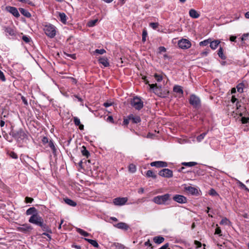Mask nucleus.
<instances>
[{"label":"nucleus","instance_id":"39","mask_svg":"<svg viewBox=\"0 0 249 249\" xmlns=\"http://www.w3.org/2000/svg\"><path fill=\"white\" fill-rule=\"evenodd\" d=\"M210 39H206V40H203L202 41H201L199 43L200 46H206L208 45L209 44H210Z\"/></svg>","mask_w":249,"mask_h":249},{"label":"nucleus","instance_id":"10","mask_svg":"<svg viewBox=\"0 0 249 249\" xmlns=\"http://www.w3.org/2000/svg\"><path fill=\"white\" fill-rule=\"evenodd\" d=\"M173 199L176 202L180 204H184L187 202V199L186 197L180 195H176L173 197Z\"/></svg>","mask_w":249,"mask_h":249},{"label":"nucleus","instance_id":"4","mask_svg":"<svg viewBox=\"0 0 249 249\" xmlns=\"http://www.w3.org/2000/svg\"><path fill=\"white\" fill-rule=\"evenodd\" d=\"M43 219L39 215L38 213H34L29 219V222L31 223L37 225L38 226H43Z\"/></svg>","mask_w":249,"mask_h":249},{"label":"nucleus","instance_id":"57","mask_svg":"<svg viewBox=\"0 0 249 249\" xmlns=\"http://www.w3.org/2000/svg\"><path fill=\"white\" fill-rule=\"evenodd\" d=\"M194 244L196 246V248H200L202 246V244L200 242L195 240L194 241Z\"/></svg>","mask_w":249,"mask_h":249},{"label":"nucleus","instance_id":"18","mask_svg":"<svg viewBox=\"0 0 249 249\" xmlns=\"http://www.w3.org/2000/svg\"><path fill=\"white\" fill-rule=\"evenodd\" d=\"M220 43V41L219 40L211 41V39H210V47L212 49L215 50L217 48Z\"/></svg>","mask_w":249,"mask_h":249},{"label":"nucleus","instance_id":"20","mask_svg":"<svg viewBox=\"0 0 249 249\" xmlns=\"http://www.w3.org/2000/svg\"><path fill=\"white\" fill-rule=\"evenodd\" d=\"M129 119L133 123H138L141 121V118L138 116H134L133 115H130L128 116Z\"/></svg>","mask_w":249,"mask_h":249},{"label":"nucleus","instance_id":"45","mask_svg":"<svg viewBox=\"0 0 249 249\" xmlns=\"http://www.w3.org/2000/svg\"><path fill=\"white\" fill-rule=\"evenodd\" d=\"M231 101L232 103H234L236 102V109H239V107L238 105V104H239V102L238 101L237 99L235 97V96L233 95L232 96Z\"/></svg>","mask_w":249,"mask_h":249},{"label":"nucleus","instance_id":"56","mask_svg":"<svg viewBox=\"0 0 249 249\" xmlns=\"http://www.w3.org/2000/svg\"><path fill=\"white\" fill-rule=\"evenodd\" d=\"M221 232V229L219 227H217L216 229H215V234H218L219 236H221V234H220Z\"/></svg>","mask_w":249,"mask_h":249},{"label":"nucleus","instance_id":"41","mask_svg":"<svg viewBox=\"0 0 249 249\" xmlns=\"http://www.w3.org/2000/svg\"><path fill=\"white\" fill-rule=\"evenodd\" d=\"M9 113L8 112V110H3L2 112L1 113L0 118L1 119H4V118H6L8 117Z\"/></svg>","mask_w":249,"mask_h":249},{"label":"nucleus","instance_id":"28","mask_svg":"<svg viewBox=\"0 0 249 249\" xmlns=\"http://www.w3.org/2000/svg\"><path fill=\"white\" fill-rule=\"evenodd\" d=\"M85 240L92 245L94 247L98 248L99 247V245L97 242L95 240H92L88 238H85Z\"/></svg>","mask_w":249,"mask_h":249},{"label":"nucleus","instance_id":"24","mask_svg":"<svg viewBox=\"0 0 249 249\" xmlns=\"http://www.w3.org/2000/svg\"><path fill=\"white\" fill-rule=\"evenodd\" d=\"M186 190L192 195L196 194L198 193L197 189L192 186H188L186 187Z\"/></svg>","mask_w":249,"mask_h":249},{"label":"nucleus","instance_id":"37","mask_svg":"<svg viewBox=\"0 0 249 249\" xmlns=\"http://www.w3.org/2000/svg\"><path fill=\"white\" fill-rule=\"evenodd\" d=\"M128 170L131 173H135L136 171V166L133 164H130L128 166Z\"/></svg>","mask_w":249,"mask_h":249},{"label":"nucleus","instance_id":"21","mask_svg":"<svg viewBox=\"0 0 249 249\" xmlns=\"http://www.w3.org/2000/svg\"><path fill=\"white\" fill-rule=\"evenodd\" d=\"M103 105L105 107H108L111 106H112L114 108L117 107L116 106V104H115L113 101L111 100H109L104 103Z\"/></svg>","mask_w":249,"mask_h":249},{"label":"nucleus","instance_id":"25","mask_svg":"<svg viewBox=\"0 0 249 249\" xmlns=\"http://www.w3.org/2000/svg\"><path fill=\"white\" fill-rule=\"evenodd\" d=\"M19 10L21 14L27 18H30L31 14L26 10L22 8H19Z\"/></svg>","mask_w":249,"mask_h":249},{"label":"nucleus","instance_id":"61","mask_svg":"<svg viewBox=\"0 0 249 249\" xmlns=\"http://www.w3.org/2000/svg\"><path fill=\"white\" fill-rule=\"evenodd\" d=\"M166 48L164 47L161 46L159 48L160 53L165 52H166Z\"/></svg>","mask_w":249,"mask_h":249},{"label":"nucleus","instance_id":"64","mask_svg":"<svg viewBox=\"0 0 249 249\" xmlns=\"http://www.w3.org/2000/svg\"><path fill=\"white\" fill-rule=\"evenodd\" d=\"M169 246V243H166L164 244L163 246L161 247L159 249H167V248Z\"/></svg>","mask_w":249,"mask_h":249},{"label":"nucleus","instance_id":"32","mask_svg":"<svg viewBox=\"0 0 249 249\" xmlns=\"http://www.w3.org/2000/svg\"><path fill=\"white\" fill-rule=\"evenodd\" d=\"M76 231L84 236H88L89 235L88 232L80 228H77Z\"/></svg>","mask_w":249,"mask_h":249},{"label":"nucleus","instance_id":"12","mask_svg":"<svg viewBox=\"0 0 249 249\" xmlns=\"http://www.w3.org/2000/svg\"><path fill=\"white\" fill-rule=\"evenodd\" d=\"M149 86L151 89L157 94L159 96H161V87L158 86L157 84H149Z\"/></svg>","mask_w":249,"mask_h":249},{"label":"nucleus","instance_id":"17","mask_svg":"<svg viewBox=\"0 0 249 249\" xmlns=\"http://www.w3.org/2000/svg\"><path fill=\"white\" fill-rule=\"evenodd\" d=\"M114 226L118 229L124 230H127L129 228L128 225L124 222L118 223L115 225Z\"/></svg>","mask_w":249,"mask_h":249},{"label":"nucleus","instance_id":"19","mask_svg":"<svg viewBox=\"0 0 249 249\" xmlns=\"http://www.w3.org/2000/svg\"><path fill=\"white\" fill-rule=\"evenodd\" d=\"M189 14V16L194 18H197L200 16V14L194 9H190Z\"/></svg>","mask_w":249,"mask_h":249},{"label":"nucleus","instance_id":"51","mask_svg":"<svg viewBox=\"0 0 249 249\" xmlns=\"http://www.w3.org/2000/svg\"><path fill=\"white\" fill-rule=\"evenodd\" d=\"M241 121L242 124H246L249 121V117H242L241 119Z\"/></svg>","mask_w":249,"mask_h":249},{"label":"nucleus","instance_id":"2","mask_svg":"<svg viewBox=\"0 0 249 249\" xmlns=\"http://www.w3.org/2000/svg\"><path fill=\"white\" fill-rule=\"evenodd\" d=\"M12 134L13 136L18 142L26 140L28 139L27 133L21 129L13 131Z\"/></svg>","mask_w":249,"mask_h":249},{"label":"nucleus","instance_id":"7","mask_svg":"<svg viewBox=\"0 0 249 249\" xmlns=\"http://www.w3.org/2000/svg\"><path fill=\"white\" fill-rule=\"evenodd\" d=\"M178 45L182 49H187L191 47V42L186 39H182L178 41Z\"/></svg>","mask_w":249,"mask_h":249},{"label":"nucleus","instance_id":"62","mask_svg":"<svg viewBox=\"0 0 249 249\" xmlns=\"http://www.w3.org/2000/svg\"><path fill=\"white\" fill-rule=\"evenodd\" d=\"M130 121V120L129 119L128 117L127 119H124L123 122V124L124 125H127L129 124V122Z\"/></svg>","mask_w":249,"mask_h":249},{"label":"nucleus","instance_id":"63","mask_svg":"<svg viewBox=\"0 0 249 249\" xmlns=\"http://www.w3.org/2000/svg\"><path fill=\"white\" fill-rule=\"evenodd\" d=\"M209 53V50H207V51H204V52H202L201 53V54L202 55V56H207L208 55V54Z\"/></svg>","mask_w":249,"mask_h":249},{"label":"nucleus","instance_id":"13","mask_svg":"<svg viewBox=\"0 0 249 249\" xmlns=\"http://www.w3.org/2000/svg\"><path fill=\"white\" fill-rule=\"evenodd\" d=\"M6 8L7 11L12 14L15 17L18 18L20 16L17 8L12 6H7Z\"/></svg>","mask_w":249,"mask_h":249},{"label":"nucleus","instance_id":"30","mask_svg":"<svg viewBox=\"0 0 249 249\" xmlns=\"http://www.w3.org/2000/svg\"><path fill=\"white\" fill-rule=\"evenodd\" d=\"M231 224L230 221L226 217L223 218L220 222L221 225H229Z\"/></svg>","mask_w":249,"mask_h":249},{"label":"nucleus","instance_id":"38","mask_svg":"<svg viewBox=\"0 0 249 249\" xmlns=\"http://www.w3.org/2000/svg\"><path fill=\"white\" fill-rule=\"evenodd\" d=\"M197 163L196 162H182V164L185 166H188V167H192V166H195L196 165Z\"/></svg>","mask_w":249,"mask_h":249},{"label":"nucleus","instance_id":"50","mask_svg":"<svg viewBox=\"0 0 249 249\" xmlns=\"http://www.w3.org/2000/svg\"><path fill=\"white\" fill-rule=\"evenodd\" d=\"M73 122L75 125L78 126L80 124V120L77 117H73Z\"/></svg>","mask_w":249,"mask_h":249},{"label":"nucleus","instance_id":"5","mask_svg":"<svg viewBox=\"0 0 249 249\" xmlns=\"http://www.w3.org/2000/svg\"><path fill=\"white\" fill-rule=\"evenodd\" d=\"M189 103L195 108H199L201 107V100L199 97L195 94H191L189 99Z\"/></svg>","mask_w":249,"mask_h":249},{"label":"nucleus","instance_id":"23","mask_svg":"<svg viewBox=\"0 0 249 249\" xmlns=\"http://www.w3.org/2000/svg\"><path fill=\"white\" fill-rule=\"evenodd\" d=\"M164 240V237L161 236H155L153 238V241L154 242L158 244H160L161 243H162Z\"/></svg>","mask_w":249,"mask_h":249},{"label":"nucleus","instance_id":"47","mask_svg":"<svg viewBox=\"0 0 249 249\" xmlns=\"http://www.w3.org/2000/svg\"><path fill=\"white\" fill-rule=\"evenodd\" d=\"M149 25L153 29H156L159 26V23L158 22H151Z\"/></svg>","mask_w":249,"mask_h":249},{"label":"nucleus","instance_id":"53","mask_svg":"<svg viewBox=\"0 0 249 249\" xmlns=\"http://www.w3.org/2000/svg\"><path fill=\"white\" fill-rule=\"evenodd\" d=\"M9 155L11 158L14 159H17L18 158L17 154L14 152H11Z\"/></svg>","mask_w":249,"mask_h":249},{"label":"nucleus","instance_id":"36","mask_svg":"<svg viewBox=\"0 0 249 249\" xmlns=\"http://www.w3.org/2000/svg\"><path fill=\"white\" fill-rule=\"evenodd\" d=\"M237 183L240 187V188L242 189H244L249 192V189L246 186L245 184H244L242 182L239 180H237Z\"/></svg>","mask_w":249,"mask_h":249},{"label":"nucleus","instance_id":"52","mask_svg":"<svg viewBox=\"0 0 249 249\" xmlns=\"http://www.w3.org/2000/svg\"><path fill=\"white\" fill-rule=\"evenodd\" d=\"M0 80L4 82L6 80L5 77L3 72L0 70Z\"/></svg>","mask_w":249,"mask_h":249},{"label":"nucleus","instance_id":"11","mask_svg":"<svg viewBox=\"0 0 249 249\" xmlns=\"http://www.w3.org/2000/svg\"><path fill=\"white\" fill-rule=\"evenodd\" d=\"M127 197H117L113 199V202L115 205L121 206L124 205L127 201Z\"/></svg>","mask_w":249,"mask_h":249},{"label":"nucleus","instance_id":"43","mask_svg":"<svg viewBox=\"0 0 249 249\" xmlns=\"http://www.w3.org/2000/svg\"><path fill=\"white\" fill-rule=\"evenodd\" d=\"M207 134V132H204L200 134V135L198 136L196 138V140L198 142L201 141L205 137L206 135Z\"/></svg>","mask_w":249,"mask_h":249},{"label":"nucleus","instance_id":"29","mask_svg":"<svg viewBox=\"0 0 249 249\" xmlns=\"http://www.w3.org/2000/svg\"><path fill=\"white\" fill-rule=\"evenodd\" d=\"M59 17L60 21L62 23H65L66 22L67 16L64 13H59Z\"/></svg>","mask_w":249,"mask_h":249},{"label":"nucleus","instance_id":"16","mask_svg":"<svg viewBox=\"0 0 249 249\" xmlns=\"http://www.w3.org/2000/svg\"><path fill=\"white\" fill-rule=\"evenodd\" d=\"M99 63L102 64L104 67H107L109 66V63L107 57H100L98 59Z\"/></svg>","mask_w":249,"mask_h":249},{"label":"nucleus","instance_id":"35","mask_svg":"<svg viewBox=\"0 0 249 249\" xmlns=\"http://www.w3.org/2000/svg\"><path fill=\"white\" fill-rule=\"evenodd\" d=\"M82 155L86 157H88L89 155V152L87 150L86 147L85 146H82V149L81 150Z\"/></svg>","mask_w":249,"mask_h":249},{"label":"nucleus","instance_id":"40","mask_svg":"<svg viewBox=\"0 0 249 249\" xmlns=\"http://www.w3.org/2000/svg\"><path fill=\"white\" fill-rule=\"evenodd\" d=\"M49 147L52 149L53 150V153H55L56 152V148L55 147V146L53 144V142L52 141H50L48 142Z\"/></svg>","mask_w":249,"mask_h":249},{"label":"nucleus","instance_id":"8","mask_svg":"<svg viewBox=\"0 0 249 249\" xmlns=\"http://www.w3.org/2000/svg\"><path fill=\"white\" fill-rule=\"evenodd\" d=\"M159 174L162 177L168 178H171L173 176L172 171L167 168H164L160 170L159 172Z\"/></svg>","mask_w":249,"mask_h":249},{"label":"nucleus","instance_id":"14","mask_svg":"<svg viewBox=\"0 0 249 249\" xmlns=\"http://www.w3.org/2000/svg\"><path fill=\"white\" fill-rule=\"evenodd\" d=\"M150 165L156 167H165L167 166V163L162 161H156L152 162L150 163Z\"/></svg>","mask_w":249,"mask_h":249},{"label":"nucleus","instance_id":"27","mask_svg":"<svg viewBox=\"0 0 249 249\" xmlns=\"http://www.w3.org/2000/svg\"><path fill=\"white\" fill-rule=\"evenodd\" d=\"M26 213L27 215H31L32 214V215L33 214H34V213H38L37 212L36 209L35 207H31V208H30L29 209H28L26 211Z\"/></svg>","mask_w":249,"mask_h":249},{"label":"nucleus","instance_id":"58","mask_svg":"<svg viewBox=\"0 0 249 249\" xmlns=\"http://www.w3.org/2000/svg\"><path fill=\"white\" fill-rule=\"evenodd\" d=\"M64 53L66 55L71 57L73 59H75L76 58L75 54H68L66 53Z\"/></svg>","mask_w":249,"mask_h":249},{"label":"nucleus","instance_id":"22","mask_svg":"<svg viewBox=\"0 0 249 249\" xmlns=\"http://www.w3.org/2000/svg\"><path fill=\"white\" fill-rule=\"evenodd\" d=\"M4 31L9 36H13L15 35L14 30L10 27H4Z\"/></svg>","mask_w":249,"mask_h":249},{"label":"nucleus","instance_id":"48","mask_svg":"<svg viewBox=\"0 0 249 249\" xmlns=\"http://www.w3.org/2000/svg\"><path fill=\"white\" fill-rule=\"evenodd\" d=\"M97 21H98V19H96L93 20H91V21L89 22L88 25L89 27L94 26Z\"/></svg>","mask_w":249,"mask_h":249},{"label":"nucleus","instance_id":"60","mask_svg":"<svg viewBox=\"0 0 249 249\" xmlns=\"http://www.w3.org/2000/svg\"><path fill=\"white\" fill-rule=\"evenodd\" d=\"M43 231H47L48 229V227L46 224L44 223V221L43 222V226H40Z\"/></svg>","mask_w":249,"mask_h":249},{"label":"nucleus","instance_id":"1","mask_svg":"<svg viewBox=\"0 0 249 249\" xmlns=\"http://www.w3.org/2000/svg\"><path fill=\"white\" fill-rule=\"evenodd\" d=\"M171 199V195L166 194L163 195L155 196L152 201L158 205H166L167 202Z\"/></svg>","mask_w":249,"mask_h":249},{"label":"nucleus","instance_id":"46","mask_svg":"<svg viewBox=\"0 0 249 249\" xmlns=\"http://www.w3.org/2000/svg\"><path fill=\"white\" fill-rule=\"evenodd\" d=\"M209 194L212 196H218L219 195L213 189H211L209 191Z\"/></svg>","mask_w":249,"mask_h":249},{"label":"nucleus","instance_id":"34","mask_svg":"<svg viewBox=\"0 0 249 249\" xmlns=\"http://www.w3.org/2000/svg\"><path fill=\"white\" fill-rule=\"evenodd\" d=\"M244 85L243 83H241L238 84L236 86L237 90L239 93H242L243 92V88Z\"/></svg>","mask_w":249,"mask_h":249},{"label":"nucleus","instance_id":"49","mask_svg":"<svg viewBox=\"0 0 249 249\" xmlns=\"http://www.w3.org/2000/svg\"><path fill=\"white\" fill-rule=\"evenodd\" d=\"M147 33L146 30H143L142 33V41L145 42L146 41V37L147 36Z\"/></svg>","mask_w":249,"mask_h":249},{"label":"nucleus","instance_id":"3","mask_svg":"<svg viewBox=\"0 0 249 249\" xmlns=\"http://www.w3.org/2000/svg\"><path fill=\"white\" fill-rule=\"evenodd\" d=\"M43 30L45 34L50 38H53L56 35L55 27L51 24L45 25Z\"/></svg>","mask_w":249,"mask_h":249},{"label":"nucleus","instance_id":"42","mask_svg":"<svg viewBox=\"0 0 249 249\" xmlns=\"http://www.w3.org/2000/svg\"><path fill=\"white\" fill-rule=\"evenodd\" d=\"M154 77L157 82H160L162 80L163 77L161 75L158 74L157 73H155L154 74Z\"/></svg>","mask_w":249,"mask_h":249},{"label":"nucleus","instance_id":"55","mask_svg":"<svg viewBox=\"0 0 249 249\" xmlns=\"http://www.w3.org/2000/svg\"><path fill=\"white\" fill-rule=\"evenodd\" d=\"M41 141L44 144L48 143L49 142L48 138L45 136L42 138Z\"/></svg>","mask_w":249,"mask_h":249},{"label":"nucleus","instance_id":"59","mask_svg":"<svg viewBox=\"0 0 249 249\" xmlns=\"http://www.w3.org/2000/svg\"><path fill=\"white\" fill-rule=\"evenodd\" d=\"M34 200L33 198L29 197H25V202L26 203H31Z\"/></svg>","mask_w":249,"mask_h":249},{"label":"nucleus","instance_id":"44","mask_svg":"<svg viewBox=\"0 0 249 249\" xmlns=\"http://www.w3.org/2000/svg\"><path fill=\"white\" fill-rule=\"evenodd\" d=\"M106 52V50L104 49H96L94 52V53H97L100 54H103Z\"/></svg>","mask_w":249,"mask_h":249},{"label":"nucleus","instance_id":"26","mask_svg":"<svg viewBox=\"0 0 249 249\" xmlns=\"http://www.w3.org/2000/svg\"><path fill=\"white\" fill-rule=\"evenodd\" d=\"M64 200L66 204H67L68 205H69L70 206H71L72 207H75L77 205V204L75 202H74V201H73L72 200H71V199L65 198L64 199Z\"/></svg>","mask_w":249,"mask_h":249},{"label":"nucleus","instance_id":"33","mask_svg":"<svg viewBox=\"0 0 249 249\" xmlns=\"http://www.w3.org/2000/svg\"><path fill=\"white\" fill-rule=\"evenodd\" d=\"M217 54L219 57H220L221 59H225L226 57L223 54V50L221 47H220L218 51Z\"/></svg>","mask_w":249,"mask_h":249},{"label":"nucleus","instance_id":"54","mask_svg":"<svg viewBox=\"0 0 249 249\" xmlns=\"http://www.w3.org/2000/svg\"><path fill=\"white\" fill-rule=\"evenodd\" d=\"M22 39L26 43H29L30 41V38L26 36H22Z\"/></svg>","mask_w":249,"mask_h":249},{"label":"nucleus","instance_id":"6","mask_svg":"<svg viewBox=\"0 0 249 249\" xmlns=\"http://www.w3.org/2000/svg\"><path fill=\"white\" fill-rule=\"evenodd\" d=\"M130 104L131 106L135 109H141L143 107V102L142 99L137 96L134 97L131 99Z\"/></svg>","mask_w":249,"mask_h":249},{"label":"nucleus","instance_id":"15","mask_svg":"<svg viewBox=\"0 0 249 249\" xmlns=\"http://www.w3.org/2000/svg\"><path fill=\"white\" fill-rule=\"evenodd\" d=\"M173 91L178 94L179 97H181L183 96V91L181 86L175 85L173 88Z\"/></svg>","mask_w":249,"mask_h":249},{"label":"nucleus","instance_id":"31","mask_svg":"<svg viewBox=\"0 0 249 249\" xmlns=\"http://www.w3.org/2000/svg\"><path fill=\"white\" fill-rule=\"evenodd\" d=\"M146 176L147 177H151L153 178H156L157 177L156 175L152 170H148L146 172Z\"/></svg>","mask_w":249,"mask_h":249},{"label":"nucleus","instance_id":"9","mask_svg":"<svg viewBox=\"0 0 249 249\" xmlns=\"http://www.w3.org/2000/svg\"><path fill=\"white\" fill-rule=\"evenodd\" d=\"M17 229L19 231L27 233L32 231L33 230V228L31 225L28 224H24L17 227Z\"/></svg>","mask_w":249,"mask_h":249}]
</instances>
